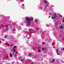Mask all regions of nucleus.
Masks as SVG:
<instances>
[{
    "instance_id": "f257e3e1",
    "label": "nucleus",
    "mask_w": 64,
    "mask_h": 64,
    "mask_svg": "<svg viewBox=\"0 0 64 64\" xmlns=\"http://www.w3.org/2000/svg\"><path fill=\"white\" fill-rule=\"evenodd\" d=\"M26 20H28V21L26 22V23H27V25L28 26H29L30 24V23L31 22V21L33 20V18H31V19L29 18H28V17H26Z\"/></svg>"
},
{
    "instance_id": "f03ea898",
    "label": "nucleus",
    "mask_w": 64,
    "mask_h": 64,
    "mask_svg": "<svg viewBox=\"0 0 64 64\" xmlns=\"http://www.w3.org/2000/svg\"><path fill=\"white\" fill-rule=\"evenodd\" d=\"M52 15L54 16V17L52 16V19H54V18L57 19L58 18V16H57L56 15V14H55V13H53V14Z\"/></svg>"
},
{
    "instance_id": "7ed1b4c3",
    "label": "nucleus",
    "mask_w": 64,
    "mask_h": 64,
    "mask_svg": "<svg viewBox=\"0 0 64 64\" xmlns=\"http://www.w3.org/2000/svg\"><path fill=\"white\" fill-rule=\"evenodd\" d=\"M54 62H55V59H54L53 60V61H52V63H54Z\"/></svg>"
},
{
    "instance_id": "20e7f679",
    "label": "nucleus",
    "mask_w": 64,
    "mask_h": 64,
    "mask_svg": "<svg viewBox=\"0 0 64 64\" xmlns=\"http://www.w3.org/2000/svg\"><path fill=\"white\" fill-rule=\"evenodd\" d=\"M44 2V3H47V2L46 1V0H43Z\"/></svg>"
},
{
    "instance_id": "39448f33",
    "label": "nucleus",
    "mask_w": 64,
    "mask_h": 64,
    "mask_svg": "<svg viewBox=\"0 0 64 64\" xmlns=\"http://www.w3.org/2000/svg\"><path fill=\"white\" fill-rule=\"evenodd\" d=\"M56 52L57 53H58V52H59V50H58V49H56Z\"/></svg>"
},
{
    "instance_id": "423d86ee",
    "label": "nucleus",
    "mask_w": 64,
    "mask_h": 64,
    "mask_svg": "<svg viewBox=\"0 0 64 64\" xmlns=\"http://www.w3.org/2000/svg\"><path fill=\"white\" fill-rule=\"evenodd\" d=\"M13 49L14 50L13 52H15L16 51V50H15V48H13Z\"/></svg>"
},
{
    "instance_id": "0eeeda50",
    "label": "nucleus",
    "mask_w": 64,
    "mask_h": 64,
    "mask_svg": "<svg viewBox=\"0 0 64 64\" xmlns=\"http://www.w3.org/2000/svg\"><path fill=\"white\" fill-rule=\"evenodd\" d=\"M13 31H16V29L15 28H14L13 29Z\"/></svg>"
},
{
    "instance_id": "6e6552de",
    "label": "nucleus",
    "mask_w": 64,
    "mask_h": 64,
    "mask_svg": "<svg viewBox=\"0 0 64 64\" xmlns=\"http://www.w3.org/2000/svg\"><path fill=\"white\" fill-rule=\"evenodd\" d=\"M38 52H40V49H38Z\"/></svg>"
},
{
    "instance_id": "1a4fd4ad",
    "label": "nucleus",
    "mask_w": 64,
    "mask_h": 64,
    "mask_svg": "<svg viewBox=\"0 0 64 64\" xmlns=\"http://www.w3.org/2000/svg\"><path fill=\"white\" fill-rule=\"evenodd\" d=\"M62 28H63L62 26H60V29H62Z\"/></svg>"
},
{
    "instance_id": "9d476101",
    "label": "nucleus",
    "mask_w": 64,
    "mask_h": 64,
    "mask_svg": "<svg viewBox=\"0 0 64 64\" xmlns=\"http://www.w3.org/2000/svg\"><path fill=\"white\" fill-rule=\"evenodd\" d=\"M29 56H30V57L31 56V54H29Z\"/></svg>"
},
{
    "instance_id": "9b49d317",
    "label": "nucleus",
    "mask_w": 64,
    "mask_h": 64,
    "mask_svg": "<svg viewBox=\"0 0 64 64\" xmlns=\"http://www.w3.org/2000/svg\"><path fill=\"white\" fill-rule=\"evenodd\" d=\"M10 57H12V54H10Z\"/></svg>"
},
{
    "instance_id": "f8f14e48",
    "label": "nucleus",
    "mask_w": 64,
    "mask_h": 64,
    "mask_svg": "<svg viewBox=\"0 0 64 64\" xmlns=\"http://www.w3.org/2000/svg\"><path fill=\"white\" fill-rule=\"evenodd\" d=\"M4 38L6 39V36H4Z\"/></svg>"
},
{
    "instance_id": "ddd939ff",
    "label": "nucleus",
    "mask_w": 64,
    "mask_h": 64,
    "mask_svg": "<svg viewBox=\"0 0 64 64\" xmlns=\"http://www.w3.org/2000/svg\"><path fill=\"white\" fill-rule=\"evenodd\" d=\"M16 46H14V48H16Z\"/></svg>"
},
{
    "instance_id": "4468645a",
    "label": "nucleus",
    "mask_w": 64,
    "mask_h": 64,
    "mask_svg": "<svg viewBox=\"0 0 64 64\" xmlns=\"http://www.w3.org/2000/svg\"><path fill=\"white\" fill-rule=\"evenodd\" d=\"M6 30H8V28H6Z\"/></svg>"
},
{
    "instance_id": "2eb2a0df",
    "label": "nucleus",
    "mask_w": 64,
    "mask_h": 64,
    "mask_svg": "<svg viewBox=\"0 0 64 64\" xmlns=\"http://www.w3.org/2000/svg\"><path fill=\"white\" fill-rule=\"evenodd\" d=\"M35 22H37V20H35Z\"/></svg>"
},
{
    "instance_id": "dca6fc26",
    "label": "nucleus",
    "mask_w": 64,
    "mask_h": 64,
    "mask_svg": "<svg viewBox=\"0 0 64 64\" xmlns=\"http://www.w3.org/2000/svg\"><path fill=\"white\" fill-rule=\"evenodd\" d=\"M2 41H4L5 40H4V39H2Z\"/></svg>"
},
{
    "instance_id": "f3484780",
    "label": "nucleus",
    "mask_w": 64,
    "mask_h": 64,
    "mask_svg": "<svg viewBox=\"0 0 64 64\" xmlns=\"http://www.w3.org/2000/svg\"><path fill=\"white\" fill-rule=\"evenodd\" d=\"M47 53V52H44V53Z\"/></svg>"
},
{
    "instance_id": "a211bd4d",
    "label": "nucleus",
    "mask_w": 64,
    "mask_h": 64,
    "mask_svg": "<svg viewBox=\"0 0 64 64\" xmlns=\"http://www.w3.org/2000/svg\"><path fill=\"white\" fill-rule=\"evenodd\" d=\"M43 44H44V45L45 44V43H42Z\"/></svg>"
},
{
    "instance_id": "6ab92c4d",
    "label": "nucleus",
    "mask_w": 64,
    "mask_h": 64,
    "mask_svg": "<svg viewBox=\"0 0 64 64\" xmlns=\"http://www.w3.org/2000/svg\"><path fill=\"white\" fill-rule=\"evenodd\" d=\"M62 50H64V48H62Z\"/></svg>"
},
{
    "instance_id": "aec40b11",
    "label": "nucleus",
    "mask_w": 64,
    "mask_h": 64,
    "mask_svg": "<svg viewBox=\"0 0 64 64\" xmlns=\"http://www.w3.org/2000/svg\"><path fill=\"white\" fill-rule=\"evenodd\" d=\"M46 6H48V4H47Z\"/></svg>"
},
{
    "instance_id": "412c9836",
    "label": "nucleus",
    "mask_w": 64,
    "mask_h": 64,
    "mask_svg": "<svg viewBox=\"0 0 64 64\" xmlns=\"http://www.w3.org/2000/svg\"><path fill=\"white\" fill-rule=\"evenodd\" d=\"M42 51H43V49L42 48Z\"/></svg>"
},
{
    "instance_id": "4be33fe9",
    "label": "nucleus",
    "mask_w": 64,
    "mask_h": 64,
    "mask_svg": "<svg viewBox=\"0 0 64 64\" xmlns=\"http://www.w3.org/2000/svg\"><path fill=\"white\" fill-rule=\"evenodd\" d=\"M11 51H13V50H11Z\"/></svg>"
},
{
    "instance_id": "5701e85b",
    "label": "nucleus",
    "mask_w": 64,
    "mask_h": 64,
    "mask_svg": "<svg viewBox=\"0 0 64 64\" xmlns=\"http://www.w3.org/2000/svg\"><path fill=\"white\" fill-rule=\"evenodd\" d=\"M8 26H9V24H8Z\"/></svg>"
},
{
    "instance_id": "b1692460",
    "label": "nucleus",
    "mask_w": 64,
    "mask_h": 64,
    "mask_svg": "<svg viewBox=\"0 0 64 64\" xmlns=\"http://www.w3.org/2000/svg\"><path fill=\"white\" fill-rule=\"evenodd\" d=\"M33 64V63H32V64Z\"/></svg>"
},
{
    "instance_id": "393cba45",
    "label": "nucleus",
    "mask_w": 64,
    "mask_h": 64,
    "mask_svg": "<svg viewBox=\"0 0 64 64\" xmlns=\"http://www.w3.org/2000/svg\"><path fill=\"white\" fill-rule=\"evenodd\" d=\"M10 1H11V0H10Z\"/></svg>"
}]
</instances>
